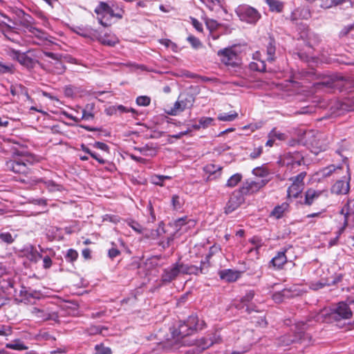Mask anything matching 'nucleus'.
Here are the masks:
<instances>
[{
	"label": "nucleus",
	"instance_id": "nucleus-1",
	"mask_svg": "<svg viewBox=\"0 0 354 354\" xmlns=\"http://www.w3.org/2000/svg\"><path fill=\"white\" fill-rule=\"evenodd\" d=\"M36 161L34 155L16 151L6 161V167L8 171L27 176L32 173V166Z\"/></svg>",
	"mask_w": 354,
	"mask_h": 354
},
{
	"label": "nucleus",
	"instance_id": "nucleus-2",
	"mask_svg": "<svg viewBox=\"0 0 354 354\" xmlns=\"http://www.w3.org/2000/svg\"><path fill=\"white\" fill-rule=\"evenodd\" d=\"M353 299H348L345 301H340L329 310H324L317 315V319L319 320L320 317L328 316V320L339 321L342 319H349L353 315L349 305L353 304Z\"/></svg>",
	"mask_w": 354,
	"mask_h": 354
},
{
	"label": "nucleus",
	"instance_id": "nucleus-3",
	"mask_svg": "<svg viewBox=\"0 0 354 354\" xmlns=\"http://www.w3.org/2000/svg\"><path fill=\"white\" fill-rule=\"evenodd\" d=\"M307 328V324L303 322L295 324L294 330L290 333L280 337L278 339V345L281 346H289L291 344L305 342H309L310 337L305 333Z\"/></svg>",
	"mask_w": 354,
	"mask_h": 354
},
{
	"label": "nucleus",
	"instance_id": "nucleus-4",
	"mask_svg": "<svg viewBox=\"0 0 354 354\" xmlns=\"http://www.w3.org/2000/svg\"><path fill=\"white\" fill-rule=\"evenodd\" d=\"M235 12L241 21L252 25L256 24L261 17L256 8L247 4L239 5Z\"/></svg>",
	"mask_w": 354,
	"mask_h": 354
},
{
	"label": "nucleus",
	"instance_id": "nucleus-5",
	"mask_svg": "<svg viewBox=\"0 0 354 354\" xmlns=\"http://www.w3.org/2000/svg\"><path fill=\"white\" fill-rule=\"evenodd\" d=\"M10 55L14 59H16L21 65L28 69L35 68L39 63L38 56L36 51L29 50L26 52L21 53L19 50H11Z\"/></svg>",
	"mask_w": 354,
	"mask_h": 354
},
{
	"label": "nucleus",
	"instance_id": "nucleus-6",
	"mask_svg": "<svg viewBox=\"0 0 354 354\" xmlns=\"http://www.w3.org/2000/svg\"><path fill=\"white\" fill-rule=\"evenodd\" d=\"M21 16H19V24L32 36L36 37L40 40H46L48 38V34L43 30L35 26V20L29 15L21 11Z\"/></svg>",
	"mask_w": 354,
	"mask_h": 354
},
{
	"label": "nucleus",
	"instance_id": "nucleus-7",
	"mask_svg": "<svg viewBox=\"0 0 354 354\" xmlns=\"http://www.w3.org/2000/svg\"><path fill=\"white\" fill-rule=\"evenodd\" d=\"M279 163L281 166L286 167L290 171H295L304 164V156L298 151L288 152L281 157Z\"/></svg>",
	"mask_w": 354,
	"mask_h": 354
},
{
	"label": "nucleus",
	"instance_id": "nucleus-8",
	"mask_svg": "<svg viewBox=\"0 0 354 354\" xmlns=\"http://www.w3.org/2000/svg\"><path fill=\"white\" fill-rule=\"evenodd\" d=\"M195 97L192 93H181L178 100L174 103V106L167 111V113L171 115H176L178 113L182 112L186 109H190L194 103Z\"/></svg>",
	"mask_w": 354,
	"mask_h": 354
},
{
	"label": "nucleus",
	"instance_id": "nucleus-9",
	"mask_svg": "<svg viewBox=\"0 0 354 354\" xmlns=\"http://www.w3.org/2000/svg\"><path fill=\"white\" fill-rule=\"evenodd\" d=\"M306 176L305 171H302L297 176L290 178L292 181V185L288 188L287 193L289 198H297L304 188V178Z\"/></svg>",
	"mask_w": 354,
	"mask_h": 354
},
{
	"label": "nucleus",
	"instance_id": "nucleus-10",
	"mask_svg": "<svg viewBox=\"0 0 354 354\" xmlns=\"http://www.w3.org/2000/svg\"><path fill=\"white\" fill-rule=\"evenodd\" d=\"M217 55L220 57L221 62L225 65L234 66L239 63V55L232 47L218 50Z\"/></svg>",
	"mask_w": 354,
	"mask_h": 354
},
{
	"label": "nucleus",
	"instance_id": "nucleus-11",
	"mask_svg": "<svg viewBox=\"0 0 354 354\" xmlns=\"http://www.w3.org/2000/svg\"><path fill=\"white\" fill-rule=\"evenodd\" d=\"M268 182V180L266 179H257L254 180H247L243 183L242 187L239 190L243 196L252 194L263 187Z\"/></svg>",
	"mask_w": 354,
	"mask_h": 354
},
{
	"label": "nucleus",
	"instance_id": "nucleus-12",
	"mask_svg": "<svg viewBox=\"0 0 354 354\" xmlns=\"http://www.w3.org/2000/svg\"><path fill=\"white\" fill-rule=\"evenodd\" d=\"M328 197V192L327 189H315L313 188L308 189L305 193L304 204L311 205L319 199H326Z\"/></svg>",
	"mask_w": 354,
	"mask_h": 354
},
{
	"label": "nucleus",
	"instance_id": "nucleus-13",
	"mask_svg": "<svg viewBox=\"0 0 354 354\" xmlns=\"http://www.w3.org/2000/svg\"><path fill=\"white\" fill-rule=\"evenodd\" d=\"M244 201L243 194L239 190L234 191L225 205V213H232Z\"/></svg>",
	"mask_w": 354,
	"mask_h": 354
},
{
	"label": "nucleus",
	"instance_id": "nucleus-14",
	"mask_svg": "<svg viewBox=\"0 0 354 354\" xmlns=\"http://www.w3.org/2000/svg\"><path fill=\"white\" fill-rule=\"evenodd\" d=\"M346 172L348 174L346 180H338L331 187L330 191L333 194L341 195L346 194L348 193L350 189L349 180L351 179L348 166H346Z\"/></svg>",
	"mask_w": 354,
	"mask_h": 354
},
{
	"label": "nucleus",
	"instance_id": "nucleus-15",
	"mask_svg": "<svg viewBox=\"0 0 354 354\" xmlns=\"http://www.w3.org/2000/svg\"><path fill=\"white\" fill-rule=\"evenodd\" d=\"M340 214L344 215V225L354 226V199L348 200L347 203L342 208Z\"/></svg>",
	"mask_w": 354,
	"mask_h": 354
},
{
	"label": "nucleus",
	"instance_id": "nucleus-16",
	"mask_svg": "<svg viewBox=\"0 0 354 354\" xmlns=\"http://www.w3.org/2000/svg\"><path fill=\"white\" fill-rule=\"evenodd\" d=\"M30 313L33 317H35L39 321H56L58 319V315L57 313L50 312L48 310L46 309H41L37 307H33L30 310Z\"/></svg>",
	"mask_w": 354,
	"mask_h": 354
},
{
	"label": "nucleus",
	"instance_id": "nucleus-17",
	"mask_svg": "<svg viewBox=\"0 0 354 354\" xmlns=\"http://www.w3.org/2000/svg\"><path fill=\"white\" fill-rule=\"evenodd\" d=\"M335 269L336 268L335 266H331L328 270L330 276L326 277L324 279V282L320 283L318 288H322L324 286L335 285L342 280L344 274L342 272H335Z\"/></svg>",
	"mask_w": 354,
	"mask_h": 354
},
{
	"label": "nucleus",
	"instance_id": "nucleus-18",
	"mask_svg": "<svg viewBox=\"0 0 354 354\" xmlns=\"http://www.w3.org/2000/svg\"><path fill=\"white\" fill-rule=\"evenodd\" d=\"M292 247L289 245L283 248L277 254L271 259L270 263L276 268L280 269L287 262L288 259L286 254L292 250Z\"/></svg>",
	"mask_w": 354,
	"mask_h": 354
},
{
	"label": "nucleus",
	"instance_id": "nucleus-19",
	"mask_svg": "<svg viewBox=\"0 0 354 354\" xmlns=\"http://www.w3.org/2000/svg\"><path fill=\"white\" fill-rule=\"evenodd\" d=\"M176 263L172 264L170 267H168L163 270L161 275V280L163 283H167L175 280L179 275V270Z\"/></svg>",
	"mask_w": 354,
	"mask_h": 354
},
{
	"label": "nucleus",
	"instance_id": "nucleus-20",
	"mask_svg": "<svg viewBox=\"0 0 354 354\" xmlns=\"http://www.w3.org/2000/svg\"><path fill=\"white\" fill-rule=\"evenodd\" d=\"M110 11V6L105 2L100 1L95 8V12L97 15L98 22L104 27H107L110 23L104 21L108 12Z\"/></svg>",
	"mask_w": 354,
	"mask_h": 354
},
{
	"label": "nucleus",
	"instance_id": "nucleus-21",
	"mask_svg": "<svg viewBox=\"0 0 354 354\" xmlns=\"http://www.w3.org/2000/svg\"><path fill=\"white\" fill-rule=\"evenodd\" d=\"M95 104L93 103L87 104L82 111V116L81 118L73 116L70 114H66V117L73 121L78 122L81 120H91L94 118L93 109Z\"/></svg>",
	"mask_w": 354,
	"mask_h": 354
},
{
	"label": "nucleus",
	"instance_id": "nucleus-22",
	"mask_svg": "<svg viewBox=\"0 0 354 354\" xmlns=\"http://www.w3.org/2000/svg\"><path fill=\"white\" fill-rule=\"evenodd\" d=\"M240 274L241 273L239 271L227 269L221 270L219 272V276L223 280H225L227 282H234L240 277Z\"/></svg>",
	"mask_w": 354,
	"mask_h": 354
},
{
	"label": "nucleus",
	"instance_id": "nucleus-23",
	"mask_svg": "<svg viewBox=\"0 0 354 354\" xmlns=\"http://www.w3.org/2000/svg\"><path fill=\"white\" fill-rule=\"evenodd\" d=\"M35 182L36 183H44L46 189L50 192H62L63 190V187L62 185L58 184L52 180L38 178L35 180Z\"/></svg>",
	"mask_w": 354,
	"mask_h": 354
},
{
	"label": "nucleus",
	"instance_id": "nucleus-24",
	"mask_svg": "<svg viewBox=\"0 0 354 354\" xmlns=\"http://www.w3.org/2000/svg\"><path fill=\"white\" fill-rule=\"evenodd\" d=\"M185 322L194 332L201 330L205 325L204 322L200 321L198 316L196 315H190Z\"/></svg>",
	"mask_w": 354,
	"mask_h": 354
},
{
	"label": "nucleus",
	"instance_id": "nucleus-25",
	"mask_svg": "<svg viewBox=\"0 0 354 354\" xmlns=\"http://www.w3.org/2000/svg\"><path fill=\"white\" fill-rule=\"evenodd\" d=\"M310 17V12L307 8H297L290 15V19L292 21H296L299 19H307Z\"/></svg>",
	"mask_w": 354,
	"mask_h": 354
},
{
	"label": "nucleus",
	"instance_id": "nucleus-26",
	"mask_svg": "<svg viewBox=\"0 0 354 354\" xmlns=\"http://www.w3.org/2000/svg\"><path fill=\"white\" fill-rule=\"evenodd\" d=\"M194 333L186 322H183L178 326V330L174 333V336L177 339H180L190 335Z\"/></svg>",
	"mask_w": 354,
	"mask_h": 354
},
{
	"label": "nucleus",
	"instance_id": "nucleus-27",
	"mask_svg": "<svg viewBox=\"0 0 354 354\" xmlns=\"http://www.w3.org/2000/svg\"><path fill=\"white\" fill-rule=\"evenodd\" d=\"M26 252V257L32 262L36 263L42 258V255L32 245L28 247Z\"/></svg>",
	"mask_w": 354,
	"mask_h": 354
},
{
	"label": "nucleus",
	"instance_id": "nucleus-28",
	"mask_svg": "<svg viewBox=\"0 0 354 354\" xmlns=\"http://www.w3.org/2000/svg\"><path fill=\"white\" fill-rule=\"evenodd\" d=\"M342 169V166H335L333 165H330L327 167L323 168L319 170L318 174L320 175L323 178H326L332 175L333 173H338L339 170Z\"/></svg>",
	"mask_w": 354,
	"mask_h": 354
},
{
	"label": "nucleus",
	"instance_id": "nucleus-29",
	"mask_svg": "<svg viewBox=\"0 0 354 354\" xmlns=\"http://www.w3.org/2000/svg\"><path fill=\"white\" fill-rule=\"evenodd\" d=\"M10 91L13 96L24 95L28 97L26 88L20 84H12L10 87Z\"/></svg>",
	"mask_w": 354,
	"mask_h": 354
},
{
	"label": "nucleus",
	"instance_id": "nucleus-30",
	"mask_svg": "<svg viewBox=\"0 0 354 354\" xmlns=\"http://www.w3.org/2000/svg\"><path fill=\"white\" fill-rule=\"evenodd\" d=\"M275 51V42L274 39H270V41L266 46L267 60L268 62H272L274 60Z\"/></svg>",
	"mask_w": 354,
	"mask_h": 354
},
{
	"label": "nucleus",
	"instance_id": "nucleus-31",
	"mask_svg": "<svg viewBox=\"0 0 354 354\" xmlns=\"http://www.w3.org/2000/svg\"><path fill=\"white\" fill-rule=\"evenodd\" d=\"M99 41L104 45L113 46L119 42L118 39L114 35H104L99 38Z\"/></svg>",
	"mask_w": 354,
	"mask_h": 354
},
{
	"label": "nucleus",
	"instance_id": "nucleus-32",
	"mask_svg": "<svg viewBox=\"0 0 354 354\" xmlns=\"http://www.w3.org/2000/svg\"><path fill=\"white\" fill-rule=\"evenodd\" d=\"M17 24L12 21L6 15L0 12V26H5L9 29H13Z\"/></svg>",
	"mask_w": 354,
	"mask_h": 354
},
{
	"label": "nucleus",
	"instance_id": "nucleus-33",
	"mask_svg": "<svg viewBox=\"0 0 354 354\" xmlns=\"http://www.w3.org/2000/svg\"><path fill=\"white\" fill-rule=\"evenodd\" d=\"M288 204L286 203H282L274 208L272 212V215L277 218H280L283 216L284 212L288 209Z\"/></svg>",
	"mask_w": 354,
	"mask_h": 354
},
{
	"label": "nucleus",
	"instance_id": "nucleus-34",
	"mask_svg": "<svg viewBox=\"0 0 354 354\" xmlns=\"http://www.w3.org/2000/svg\"><path fill=\"white\" fill-rule=\"evenodd\" d=\"M206 265V262L201 261V266L198 267L196 266L190 265L189 266V270L188 274H195L198 275L199 274H205V266ZM208 265V263H207ZM208 266H207V267Z\"/></svg>",
	"mask_w": 354,
	"mask_h": 354
},
{
	"label": "nucleus",
	"instance_id": "nucleus-35",
	"mask_svg": "<svg viewBox=\"0 0 354 354\" xmlns=\"http://www.w3.org/2000/svg\"><path fill=\"white\" fill-rule=\"evenodd\" d=\"M238 117V113L236 111H231L230 113H220L218 115V120L220 121L231 122L236 120Z\"/></svg>",
	"mask_w": 354,
	"mask_h": 354
},
{
	"label": "nucleus",
	"instance_id": "nucleus-36",
	"mask_svg": "<svg viewBox=\"0 0 354 354\" xmlns=\"http://www.w3.org/2000/svg\"><path fill=\"white\" fill-rule=\"evenodd\" d=\"M267 4L269 6L271 11H276L280 12L282 11L283 5L278 0H266Z\"/></svg>",
	"mask_w": 354,
	"mask_h": 354
},
{
	"label": "nucleus",
	"instance_id": "nucleus-37",
	"mask_svg": "<svg viewBox=\"0 0 354 354\" xmlns=\"http://www.w3.org/2000/svg\"><path fill=\"white\" fill-rule=\"evenodd\" d=\"M290 297V290L288 289H283L281 292H275L272 295V299L277 303L282 302L285 297Z\"/></svg>",
	"mask_w": 354,
	"mask_h": 354
},
{
	"label": "nucleus",
	"instance_id": "nucleus-38",
	"mask_svg": "<svg viewBox=\"0 0 354 354\" xmlns=\"http://www.w3.org/2000/svg\"><path fill=\"white\" fill-rule=\"evenodd\" d=\"M241 179L242 175L241 174H235L227 180L226 187H234L241 180Z\"/></svg>",
	"mask_w": 354,
	"mask_h": 354
},
{
	"label": "nucleus",
	"instance_id": "nucleus-39",
	"mask_svg": "<svg viewBox=\"0 0 354 354\" xmlns=\"http://www.w3.org/2000/svg\"><path fill=\"white\" fill-rule=\"evenodd\" d=\"M214 344V342L210 338H201L198 342V347L200 351H202L209 346H211Z\"/></svg>",
	"mask_w": 354,
	"mask_h": 354
},
{
	"label": "nucleus",
	"instance_id": "nucleus-40",
	"mask_svg": "<svg viewBox=\"0 0 354 354\" xmlns=\"http://www.w3.org/2000/svg\"><path fill=\"white\" fill-rule=\"evenodd\" d=\"M250 67L253 71L263 72L266 71V64L264 61L258 59L257 62H251Z\"/></svg>",
	"mask_w": 354,
	"mask_h": 354
},
{
	"label": "nucleus",
	"instance_id": "nucleus-41",
	"mask_svg": "<svg viewBox=\"0 0 354 354\" xmlns=\"http://www.w3.org/2000/svg\"><path fill=\"white\" fill-rule=\"evenodd\" d=\"M6 347L7 348L17 350V351H23L26 350L28 348L20 341L16 340L11 343H8L6 344Z\"/></svg>",
	"mask_w": 354,
	"mask_h": 354
},
{
	"label": "nucleus",
	"instance_id": "nucleus-42",
	"mask_svg": "<svg viewBox=\"0 0 354 354\" xmlns=\"http://www.w3.org/2000/svg\"><path fill=\"white\" fill-rule=\"evenodd\" d=\"M107 328L104 326H91L87 328L85 330L86 333L89 335H95L97 334H102L103 330H106Z\"/></svg>",
	"mask_w": 354,
	"mask_h": 354
},
{
	"label": "nucleus",
	"instance_id": "nucleus-43",
	"mask_svg": "<svg viewBox=\"0 0 354 354\" xmlns=\"http://www.w3.org/2000/svg\"><path fill=\"white\" fill-rule=\"evenodd\" d=\"M15 238L10 232L0 233V242L6 244H11L15 241Z\"/></svg>",
	"mask_w": 354,
	"mask_h": 354
},
{
	"label": "nucleus",
	"instance_id": "nucleus-44",
	"mask_svg": "<svg viewBox=\"0 0 354 354\" xmlns=\"http://www.w3.org/2000/svg\"><path fill=\"white\" fill-rule=\"evenodd\" d=\"M15 71V67L12 64H5L0 62V73L13 74Z\"/></svg>",
	"mask_w": 354,
	"mask_h": 354
},
{
	"label": "nucleus",
	"instance_id": "nucleus-45",
	"mask_svg": "<svg viewBox=\"0 0 354 354\" xmlns=\"http://www.w3.org/2000/svg\"><path fill=\"white\" fill-rule=\"evenodd\" d=\"M95 354H111L112 351L109 347L104 346V344H100L95 346Z\"/></svg>",
	"mask_w": 354,
	"mask_h": 354
},
{
	"label": "nucleus",
	"instance_id": "nucleus-46",
	"mask_svg": "<svg viewBox=\"0 0 354 354\" xmlns=\"http://www.w3.org/2000/svg\"><path fill=\"white\" fill-rule=\"evenodd\" d=\"M214 119L210 117H202L199 119V127H201L203 129H206L208 127L211 126L213 123Z\"/></svg>",
	"mask_w": 354,
	"mask_h": 354
},
{
	"label": "nucleus",
	"instance_id": "nucleus-47",
	"mask_svg": "<svg viewBox=\"0 0 354 354\" xmlns=\"http://www.w3.org/2000/svg\"><path fill=\"white\" fill-rule=\"evenodd\" d=\"M78 257V253L75 250L69 249L67 250L66 254L65 255V259L67 261L73 262Z\"/></svg>",
	"mask_w": 354,
	"mask_h": 354
},
{
	"label": "nucleus",
	"instance_id": "nucleus-48",
	"mask_svg": "<svg viewBox=\"0 0 354 354\" xmlns=\"http://www.w3.org/2000/svg\"><path fill=\"white\" fill-rule=\"evenodd\" d=\"M160 43L167 48H171L174 52L178 51L177 45L168 39H162L160 40Z\"/></svg>",
	"mask_w": 354,
	"mask_h": 354
},
{
	"label": "nucleus",
	"instance_id": "nucleus-49",
	"mask_svg": "<svg viewBox=\"0 0 354 354\" xmlns=\"http://www.w3.org/2000/svg\"><path fill=\"white\" fill-rule=\"evenodd\" d=\"M268 138H274L275 140H284L286 138V136L285 133L278 132L275 130V129H273L269 133H268Z\"/></svg>",
	"mask_w": 354,
	"mask_h": 354
},
{
	"label": "nucleus",
	"instance_id": "nucleus-50",
	"mask_svg": "<svg viewBox=\"0 0 354 354\" xmlns=\"http://www.w3.org/2000/svg\"><path fill=\"white\" fill-rule=\"evenodd\" d=\"M150 102V97L146 95L139 96L136 98V104L138 106H147L149 105Z\"/></svg>",
	"mask_w": 354,
	"mask_h": 354
},
{
	"label": "nucleus",
	"instance_id": "nucleus-51",
	"mask_svg": "<svg viewBox=\"0 0 354 354\" xmlns=\"http://www.w3.org/2000/svg\"><path fill=\"white\" fill-rule=\"evenodd\" d=\"M77 92V88L73 86H66L64 88V94L66 97H73Z\"/></svg>",
	"mask_w": 354,
	"mask_h": 354
},
{
	"label": "nucleus",
	"instance_id": "nucleus-52",
	"mask_svg": "<svg viewBox=\"0 0 354 354\" xmlns=\"http://www.w3.org/2000/svg\"><path fill=\"white\" fill-rule=\"evenodd\" d=\"M252 174L259 177H266L268 175V171L263 167H256L252 170Z\"/></svg>",
	"mask_w": 354,
	"mask_h": 354
},
{
	"label": "nucleus",
	"instance_id": "nucleus-53",
	"mask_svg": "<svg viewBox=\"0 0 354 354\" xmlns=\"http://www.w3.org/2000/svg\"><path fill=\"white\" fill-rule=\"evenodd\" d=\"M176 263L178 266V268L179 270L180 274H188L190 265L185 264V263L180 262V260Z\"/></svg>",
	"mask_w": 354,
	"mask_h": 354
},
{
	"label": "nucleus",
	"instance_id": "nucleus-54",
	"mask_svg": "<svg viewBox=\"0 0 354 354\" xmlns=\"http://www.w3.org/2000/svg\"><path fill=\"white\" fill-rule=\"evenodd\" d=\"M171 204L174 209H180L182 206V203L180 200V197L177 195H174L171 198Z\"/></svg>",
	"mask_w": 354,
	"mask_h": 354
},
{
	"label": "nucleus",
	"instance_id": "nucleus-55",
	"mask_svg": "<svg viewBox=\"0 0 354 354\" xmlns=\"http://www.w3.org/2000/svg\"><path fill=\"white\" fill-rule=\"evenodd\" d=\"M187 40L194 48H198L201 46L200 40L194 36H189Z\"/></svg>",
	"mask_w": 354,
	"mask_h": 354
},
{
	"label": "nucleus",
	"instance_id": "nucleus-56",
	"mask_svg": "<svg viewBox=\"0 0 354 354\" xmlns=\"http://www.w3.org/2000/svg\"><path fill=\"white\" fill-rule=\"evenodd\" d=\"M0 284L2 288L8 290L13 287V281L9 277L7 279H3L0 281Z\"/></svg>",
	"mask_w": 354,
	"mask_h": 354
},
{
	"label": "nucleus",
	"instance_id": "nucleus-57",
	"mask_svg": "<svg viewBox=\"0 0 354 354\" xmlns=\"http://www.w3.org/2000/svg\"><path fill=\"white\" fill-rule=\"evenodd\" d=\"M129 226L136 232L142 234L143 232L142 226L136 221H131L129 223Z\"/></svg>",
	"mask_w": 354,
	"mask_h": 354
},
{
	"label": "nucleus",
	"instance_id": "nucleus-58",
	"mask_svg": "<svg viewBox=\"0 0 354 354\" xmlns=\"http://www.w3.org/2000/svg\"><path fill=\"white\" fill-rule=\"evenodd\" d=\"M262 152H263V147L259 146V147L254 149L253 151L250 153V157L252 159H256L261 155Z\"/></svg>",
	"mask_w": 354,
	"mask_h": 354
},
{
	"label": "nucleus",
	"instance_id": "nucleus-59",
	"mask_svg": "<svg viewBox=\"0 0 354 354\" xmlns=\"http://www.w3.org/2000/svg\"><path fill=\"white\" fill-rule=\"evenodd\" d=\"M66 67L62 62L57 60L55 62V72L58 74H62L65 71Z\"/></svg>",
	"mask_w": 354,
	"mask_h": 354
},
{
	"label": "nucleus",
	"instance_id": "nucleus-60",
	"mask_svg": "<svg viewBox=\"0 0 354 354\" xmlns=\"http://www.w3.org/2000/svg\"><path fill=\"white\" fill-rule=\"evenodd\" d=\"M254 297V292L253 290H250L241 298V302L247 303L250 302L252 300Z\"/></svg>",
	"mask_w": 354,
	"mask_h": 354
},
{
	"label": "nucleus",
	"instance_id": "nucleus-61",
	"mask_svg": "<svg viewBox=\"0 0 354 354\" xmlns=\"http://www.w3.org/2000/svg\"><path fill=\"white\" fill-rule=\"evenodd\" d=\"M11 328L4 325H0V335L8 336L11 334Z\"/></svg>",
	"mask_w": 354,
	"mask_h": 354
},
{
	"label": "nucleus",
	"instance_id": "nucleus-62",
	"mask_svg": "<svg viewBox=\"0 0 354 354\" xmlns=\"http://www.w3.org/2000/svg\"><path fill=\"white\" fill-rule=\"evenodd\" d=\"M53 261L49 256H45L43 258V268L44 269H48L51 267Z\"/></svg>",
	"mask_w": 354,
	"mask_h": 354
},
{
	"label": "nucleus",
	"instance_id": "nucleus-63",
	"mask_svg": "<svg viewBox=\"0 0 354 354\" xmlns=\"http://www.w3.org/2000/svg\"><path fill=\"white\" fill-rule=\"evenodd\" d=\"M120 254V251L115 248H112L109 250L108 255H109V258H111V259L115 258L116 257L119 256Z\"/></svg>",
	"mask_w": 354,
	"mask_h": 354
},
{
	"label": "nucleus",
	"instance_id": "nucleus-64",
	"mask_svg": "<svg viewBox=\"0 0 354 354\" xmlns=\"http://www.w3.org/2000/svg\"><path fill=\"white\" fill-rule=\"evenodd\" d=\"M220 169V167H216L213 164L207 165L204 168L205 171L209 174H214L216 169L219 170Z\"/></svg>",
	"mask_w": 354,
	"mask_h": 354
}]
</instances>
